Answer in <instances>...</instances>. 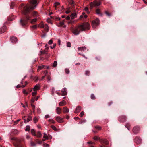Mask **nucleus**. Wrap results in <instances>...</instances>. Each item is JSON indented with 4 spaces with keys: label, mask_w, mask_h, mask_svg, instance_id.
<instances>
[{
    "label": "nucleus",
    "mask_w": 147,
    "mask_h": 147,
    "mask_svg": "<svg viewBox=\"0 0 147 147\" xmlns=\"http://www.w3.org/2000/svg\"><path fill=\"white\" fill-rule=\"evenodd\" d=\"M90 28V26L88 22H86L78 26L75 28L71 27L70 30L74 34L77 35L79 34L80 31H85L86 29L89 30Z\"/></svg>",
    "instance_id": "nucleus-1"
},
{
    "label": "nucleus",
    "mask_w": 147,
    "mask_h": 147,
    "mask_svg": "<svg viewBox=\"0 0 147 147\" xmlns=\"http://www.w3.org/2000/svg\"><path fill=\"white\" fill-rule=\"evenodd\" d=\"M26 6H25L23 9V10L22 13L23 14L26 15L25 16V18H23V19H21L20 20V22L21 25L23 26H26L27 24V22L28 20H30V18H31V16H32L34 17H36L37 18L39 16V15H38V13L37 12L34 11L32 14V15H31V16H30V15H26L30 11V10H32V9H29V11L26 14H24L23 13V11L24 10V7Z\"/></svg>",
    "instance_id": "nucleus-2"
},
{
    "label": "nucleus",
    "mask_w": 147,
    "mask_h": 147,
    "mask_svg": "<svg viewBox=\"0 0 147 147\" xmlns=\"http://www.w3.org/2000/svg\"><path fill=\"white\" fill-rule=\"evenodd\" d=\"M30 5L27 4L24 7L23 11V13L26 14L29 11V9H34L35 8L38 4L37 1V0H31L30 1Z\"/></svg>",
    "instance_id": "nucleus-3"
},
{
    "label": "nucleus",
    "mask_w": 147,
    "mask_h": 147,
    "mask_svg": "<svg viewBox=\"0 0 147 147\" xmlns=\"http://www.w3.org/2000/svg\"><path fill=\"white\" fill-rule=\"evenodd\" d=\"M100 24V20L98 18L92 21V25L93 28H95Z\"/></svg>",
    "instance_id": "nucleus-4"
},
{
    "label": "nucleus",
    "mask_w": 147,
    "mask_h": 147,
    "mask_svg": "<svg viewBox=\"0 0 147 147\" xmlns=\"http://www.w3.org/2000/svg\"><path fill=\"white\" fill-rule=\"evenodd\" d=\"M140 128L139 126H136L134 127L133 129V132L134 134H136L139 132Z\"/></svg>",
    "instance_id": "nucleus-5"
},
{
    "label": "nucleus",
    "mask_w": 147,
    "mask_h": 147,
    "mask_svg": "<svg viewBox=\"0 0 147 147\" xmlns=\"http://www.w3.org/2000/svg\"><path fill=\"white\" fill-rule=\"evenodd\" d=\"M13 140H14L16 142V146L17 147H21L19 143L21 141V140L16 138H13L12 139Z\"/></svg>",
    "instance_id": "nucleus-6"
},
{
    "label": "nucleus",
    "mask_w": 147,
    "mask_h": 147,
    "mask_svg": "<svg viewBox=\"0 0 147 147\" xmlns=\"http://www.w3.org/2000/svg\"><path fill=\"white\" fill-rule=\"evenodd\" d=\"M135 142L138 144H141L142 140L138 136H136L134 140Z\"/></svg>",
    "instance_id": "nucleus-7"
},
{
    "label": "nucleus",
    "mask_w": 147,
    "mask_h": 147,
    "mask_svg": "<svg viewBox=\"0 0 147 147\" xmlns=\"http://www.w3.org/2000/svg\"><path fill=\"white\" fill-rule=\"evenodd\" d=\"M126 119V117L125 116H122L120 117L119 118V120L120 121L124 122L125 121Z\"/></svg>",
    "instance_id": "nucleus-8"
},
{
    "label": "nucleus",
    "mask_w": 147,
    "mask_h": 147,
    "mask_svg": "<svg viewBox=\"0 0 147 147\" xmlns=\"http://www.w3.org/2000/svg\"><path fill=\"white\" fill-rule=\"evenodd\" d=\"M56 121L58 122L61 123L63 122V119L60 116L56 117L55 118Z\"/></svg>",
    "instance_id": "nucleus-9"
},
{
    "label": "nucleus",
    "mask_w": 147,
    "mask_h": 147,
    "mask_svg": "<svg viewBox=\"0 0 147 147\" xmlns=\"http://www.w3.org/2000/svg\"><path fill=\"white\" fill-rule=\"evenodd\" d=\"M81 109L82 108L81 106H77L74 111V113H78L81 110Z\"/></svg>",
    "instance_id": "nucleus-10"
},
{
    "label": "nucleus",
    "mask_w": 147,
    "mask_h": 147,
    "mask_svg": "<svg viewBox=\"0 0 147 147\" xmlns=\"http://www.w3.org/2000/svg\"><path fill=\"white\" fill-rule=\"evenodd\" d=\"M40 86L39 84H37L34 86L33 88V90H35L36 91L39 90L40 89Z\"/></svg>",
    "instance_id": "nucleus-11"
},
{
    "label": "nucleus",
    "mask_w": 147,
    "mask_h": 147,
    "mask_svg": "<svg viewBox=\"0 0 147 147\" xmlns=\"http://www.w3.org/2000/svg\"><path fill=\"white\" fill-rule=\"evenodd\" d=\"M86 47L84 46L82 47H78V51L81 52H83L84 51L86 50Z\"/></svg>",
    "instance_id": "nucleus-12"
},
{
    "label": "nucleus",
    "mask_w": 147,
    "mask_h": 147,
    "mask_svg": "<svg viewBox=\"0 0 147 147\" xmlns=\"http://www.w3.org/2000/svg\"><path fill=\"white\" fill-rule=\"evenodd\" d=\"M6 26H3L0 28V33H2L5 32L6 30Z\"/></svg>",
    "instance_id": "nucleus-13"
},
{
    "label": "nucleus",
    "mask_w": 147,
    "mask_h": 147,
    "mask_svg": "<svg viewBox=\"0 0 147 147\" xmlns=\"http://www.w3.org/2000/svg\"><path fill=\"white\" fill-rule=\"evenodd\" d=\"M61 92H62L61 95L63 96L66 95L67 94L66 88H64L62 90Z\"/></svg>",
    "instance_id": "nucleus-14"
},
{
    "label": "nucleus",
    "mask_w": 147,
    "mask_h": 147,
    "mask_svg": "<svg viewBox=\"0 0 147 147\" xmlns=\"http://www.w3.org/2000/svg\"><path fill=\"white\" fill-rule=\"evenodd\" d=\"M32 120V117L30 116H28V118L27 120L26 119L24 120V122L25 123H27L29 121H31Z\"/></svg>",
    "instance_id": "nucleus-15"
},
{
    "label": "nucleus",
    "mask_w": 147,
    "mask_h": 147,
    "mask_svg": "<svg viewBox=\"0 0 147 147\" xmlns=\"http://www.w3.org/2000/svg\"><path fill=\"white\" fill-rule=\"evenodd\" d=\"M10 40L11 42L13 43L16 42L17 41V39L16 37H11Z\"/></svg>",
    "instance_id": "nucleus-16"
},
{
    "label": "nucleus",
    "mask_w": 147,
    "mask_h": 147,
    "mask_svg": "<svg viewBox=\"0 0 147 147\" xmlns=\"http://www.w3.org/2000/svg\"><path fill=\"white\" fill-rule=\"evenodd\" d=\"M96 3V1H94L93 2H91L90 4V6L91 9H92L95 6V3Z\"/></svg>",
    "instance_id": "nucleus-17"
},
{
    "label": "nucleus",
    "mask_w": 147,
    "mask_h": 147,
    "mask_svg": "<svg viewBox=\"0 0 147 147\" xmlns=\"http://www.w3.org/2000/svg\"><path fill=\"white\" fill-rule=\"evenodd\" d=\"M66 104V101L64 100H63L61 101L60 102L59 104V105L60 106H63L65 105Z\"/></svg>",
    "instance_id": "nucleus-18"
},
{
    "label": "nucleus",
    "mask_w": 147,
    "mask_h": 147,
    "mask_svg": "<svg viewBox=\"0 0 147 147\" xmlns=\"http://www.w3.org/2000/svg\"><path fill=\"white\" fill-rule=\"evenodd\" d=\"M57 113L58 114H60L61 113V109L59 107H57L56 109Z\"/></svg>",
    "instance_id": "nucleus-19"
},
{
    "label": "nucleus",
    "mask_w": 147,
    "mask_h": 147,
    "mask_svg": "<svg viewBox=\"0 0 147 147\" xmlns=\"http://www.w3.org/2000/svg\"><path fill=\"white\" fill-rule=\"evenodd\" d=\"M77 17V14L76 13H72L70 15V17L71 19H73Z\"/></svg>",
    "instance_id": "nucleus-20"
},
{
    "label": "nucleus",
    "mask_w": 147,
    "mask_h": 147,
    "mask_svg": "<svg viewBox=\"0 0 147 147\" xmlns=\"http://www.w3.org/2000/svg\"><path fill=\"white\" fill-rule=\"evenodd\" d=\"M27 84H28V83H27V82L26 81H25V85H22V86H20V85H18L16 86V87L17 88H19L20 87L24 88L26 86V85Z\"/></svg>",
    "instance_id": "nucleus-21"
},
{
    "label": "nucleus",
    "mask_w": 147,
    "mask_h": 147,
    "mask_svg": "<svg viewBox=\"0 0 147 147\" xmlns=\"http://www.w3.org/2000/svg\"><path fill=\"white\" fill-rule=\"evenodd\" d=\"M69 111V109L66 107H64L63 108V112L64 113H68Z\"/></svg>",
    "instance_id": "nucleus-22"
},
{
    "label": "nucleus",
    "mask_w": 147,
    "mask_h": 147,
    "mask_svg": "<svg viewBox=\"0 0 147 147\" xmlns=\"http://www.w3.org/2000/svg\"><path fill=\"white\" fill-rule=\"evenodd\" d=\"M45 66L44 65H42L41 66H39L38 68V71L42 69H43L45 68Z\"/></svg>",
    "instance_id": "nucleus-23"
},
{
    "label": "nucleus",
    "mask_w": 147,
    "mask_h": 147,
    "mask_svg": "<svg viewBox=\"0 0 147 147\" xmlns=\"http://www.w3.org/2000/svg\"><path fill=\"white\" fill-rule=\"evenodd\" d=\"M42 136V134L40 131H38L37 132L36 134V136L38 138H41Z\"/></svg>",
    "instance_id": "nucleus-24"
},
{
    "label": "nucleus",
    "mask_w": 147,
    "mask_h": 147,
    "mask_svg": "<svg viewBox=\"0 0 147 147\" xmlns=\"http://www.w3.org/2000/svg\"><path fill=\"white\" fill-rule=\"evenodd\" d=\"M96 13L97 14H100L101 16H102V14L100 13V10L99 9H97L96 11Z\"/></svg>",
    "instance_id": "nucleus-25"
},
{
    "label": "nucleus",
    "mask_w": 147,
    "mask_h": 147,
    "mask_svg": "<svg viewBox=\"0 0 147 147\" xmlns=\"http://www.w3.org/2000/svg\"><path fill=\"white\" fill-rule=\"evenodd\" d=\"M38 26L41 28H42L44 27V25L43 23L41 22L38 25Z\"/></svg>",
    "instance_id": "nucleus-26"
},
{
    "label": "nucleus",
    "mask_w": 147,
    "mask_h": 147,
    "mask_svg": "<svg viewBox=\"0 0 147 147\" xmlns=\"http://www.w3.org/2000/svg\"><path fill=\"white\" fill-rule=\"evenodd\" d=\"M37 20V19L36 18H34L33 19L30 21V22L32 24H33Z\"/></svg>",
    "instance_id": "nucleus-27"
},
{
    "label": "nucleus",
    "mask_w": 147,
    "mask_h": 147,
    "mask_svg": "<svg viewBox=\"0 0 147 147\" xmlns=\"http://www.w3.org/2000/svg\"><path fill=\"white\" fill-rule=\"evenodd\" d=\"M94 128L98 130H100L101 129L102 127L99 125H96L94 126Z\"/></svg>",
    "instance_id": "nucleus-28"
},
{
    "label": "nucleus",
    "mask_w": 147,
    "mask_h": 147,
    "mask_svg": "<svg viewBox=\"0 0 147 147\" xmlns=\"http://www.w3.org/2000/svg\"><path fill=\"white\" fill-rule=\"evenodd\" d=\"M125 127L128 130H129L130 129V124L129 123H127L125 126Z\"/></svg>",
    "instance_id": "nucleus-29"
},
{
    "label": "nucleus",
    "mask_w": 147,
    "mask_h": 147,
    "mask_svg": "<svg viewBox=\"0 0 147 147\" xmlns=\"http://www.w3.org/2000/svg\"><path fill=\"white\" fill-rule=\"evenodd\" d=\"M49 121L53 124L55 123V121L52 119H50L49 120Z\"/></svg>",
    "instance_id": "nucleus-30"
},
{
    "label": "nucleus",
    "mask_w": 147,
    "mask_h": 147,
    "mask_svg": "<svg viewBox=\"0 0 147 147\" xmlns=\"http://www.w3.org/2000/svg\"><path fill=\"white\" fill-rule=\"evenodd\" d=\"M93 139L95 140H99L100 138L99 136H95L93 137Z\"/></svg>",
    "instance_id": "nucleus-31"
},
{
    "label": "nucleus",
    "mask_w": 147,
    "mask_h": 147,
    "mask_svg": "<svg viewBox=\"0 0 147 147\" xmlns=\"http://www.w3.org/2000/svg\"><path fill=\"white\" fill-rule=\"evenodd\" d=\"M31 146L33 147H34L36 146V144L33 141H31L30 142Z\"/></svg>",
    "instance_id": "nucleus-32"
},
{
    "label": "nucleus",
    "mask_w": 147,
    "mask_h": 147,
    "mask_svg": "<svg viewBox=\"0 0 147 147\" xmlns=\"http://www.w3.org/2000/svg\"><path fill=\"white\" fill-rule=\"evenodd\" d=\"M31 132L32 134L34 136H35L36 135L35 132V131L34 129H31Z\"/></svg>",
    "instance_id": "nucleus-33"
},
{
    "label": "nucleus",
    "mask_w": 147,
    "mask_h": 147,
    "mask_svg": "<svg viewBox=\"0 0 147 147\" xmlns=\"http://www.w3.org/2000/svg\"><path fill=\"white\" fill-rule=\"evenodd\" d=\"M43 138L46 139H48V136L45 133H44V136Z\"/></svg>",
    "instance_id": "nucleus-34"
},
{
    "label": "nucleus",
    "mask_w": 147,
    "mask_h": 147,
    "mask_svg": "<svg viewBox=\"0 0 147 147\" xmlns=\"http://www.w3.org/2000/svg\"><path fill=\"white\" fill-rule=\"evenodd\" d=\"M30 129V127L28 125L26 127V129L25 130L26 131H29Z\"/></svg>",
    "instance_id": "nucleus-35"
},
{
    "label": "nucleus",
    "mask_w": 147,
    "mask_h": 147,
    "mask_svg": "<svg viewBox=\"0 0 147 147\" xmlns=\"http://www.w3.org/2000/svg\"><path fill=\"white\" fill-rule=\"evenodd\" d=\"M33 92H32V95L33 96H35L37 93V91H35V90H33Z\"/></svg>",
    "instance_id": "nucleus-36"
},
{
    "label": "nucleus",
    "mask_w": 147,
    "mask_h": 147,
    "mask_svg": "<svg viewBox=\"0 0 147 147\" xmlns=\"http://www.w3.org/2000/svg\"><path fill=\"white\" fill-rule=\"evenodd\" d=\"M84 10L87 12V13H89V11L88 8L87 7H86L84 9Z\"/></svg>",
    "instance_id": "nucleus-37"
},
{
    "label": "nucleus",
    "mask_w": 147,
    "mask_h": 147,
    "mask_svg": "<svg viewBox=\"0 0 147 147\" xmlns=\"http://www.w3.org/2000/svg\"><path fill=\"white\" fill-rule=\"evenodd\" d=\"M103 143L106 145H107L109 144V142L106 140H104L103 141Z\"/></svg>",
    "instance_id": "nucleus-38"
},
{
    "label": "nucleus",
    "mask_w": 147,
    "mask_h": 147,
    "mask_svg": "<svg viewBox=\"0 0 147 147\" xmlns=\"http://www.w3.org/2000/svg\"><path fill=\"white\" fill-rule=\"evenodd\" d=\"M101 4L100 2H98L97 1H96V3H95V5L96 6H99Z\"/></svg>",
    "instance_id": "nucleus-39"
},
{
    "label": "nucleus",
    "mask_w": 147,
    "mask_h": 147,
    "mask_svg": "<svg viewBox=\"0 0 147 147\" xmlns=\"http://www.w3.org/2000/svg\"><path fill=\"white\" fill-rule=\"evenodd\" d=\"M57 65V62L56 61H55L53 64V67H55Z\"/></svg>",
    "instance_id": "nucleus-40"
},
{
    "label": "nucleus",
    "mask_w": 147,
    "mask_h": 147,
    "mask_svg": "<svg viewBox=\"0 0 147 147\" xmlns=\"http://www.w3.org/2000/svg\"><path fill=\"white\" fill-rule=\"evenodd\" d=\"M23 92L24 94H25L26 95H28V92H27L26 90L25 89H23Z\"/></svg>",
    "instance_id": "nucleus-41"
},
{
    "label": "nucleus",
    "mask_w": 147,
    "mask_h": 147,
    "mask_svg": "<svg viewBox=\"0 0 147 147\" xmlns=\"http://www.w3.org/2000/svg\"><path fill=\"white\" fill-rule=\"evenodd\" d=\"M33 121L35 123H36L38 121V119L36 117H35L34 118Z\"/></svg>",
    "instance_id": "nucleus-42"
},
{
    "label": "nucleus",
    "mask_w": 147,
    "mask_h": 147,
    "mask_svg": "<svg viewBox=\"0 0 147 147\" xmlns=\"http://www.w3.org/2000/svg\"><path fill=\"white\" fill-rule=\"evenodd\" d=\"M51 127L54 130H55V131L57 130V128L55 127V126H54V125H51Z\"/></svg>",
    "instance_id": "nucleus-43"
},
{
    "label": "nucleus",
    "mask_w": 147,
    "mask_h": 147,
    "mask_svg": "<svg viewBox=\"0 0 147 147\" xmlns=\"http://www.w3.org/2000/svg\"><path fill=\"white\" fill-rule=\"evenodd\" d=\"M65 72L66 74H68L69 73V71L68 69H66L65 70Z\"/></svg>",
    "instance_id": "nucleus-44"
},
{
    "label": "nucleus",
    "mask_w": 147,
    "mask_h": 147,
    "mask_svg": "<svg viewBox=\"0 0 147 147\" xmlns=\"http://www.w3.org/2000/svg\"><path fill=\"white\" fill-rule=\"evenodd\" d=\"M91 98L92 99H95V97L94 95L93 94H91Z\"/></svg>",
    "instance_id": "nucleus-45"
},
{
    "label": "nucleus",
    "mask_w": 147,
    "mask_h": 147,
    "mask_svg": "<svg viewBox=\"0 0 147 147\" xmlns=\"http://www.w3.org/2000/svg\"><path fill=\"white\" fill-rule=\"evenodd\" d=\"M69 3L71 5H73L74 4V2L73 0H70Z\"/></svg>",
    "instance_id": "nucleus-46"
},
{
    "label": "nucleus",
    "mask_w": 147,
    "mask_h": 147,
    "mask_svg": "<svg viewBox=\"0 0 147 147\" xmlns=\"http://www.w3.org/2000/svg\"><path fill=\"white\" fill-rule=\"evenodd\" d=\"M13 133L15 134H17L18 133L19 131L16 129H14L13 131Z\"/></svg>",
    "instance_id": "nucleus-47"
},
{
    "label": "nucleus",
    "mask_w": 147,
    "mask_h": 147,
    "mask_svg": "<svg viewBox=\"0 0 147 147\" xmlns=\"http://www.w3.org/2000/svg\"><path fill=\"white\" fill-rule=\"evenodd\" d=\"M85 75L86 76H88L90 74V71H86L85 72Z\"/></svg>",
    "instance_id": "nucleus-48"
},
{
    "label": "nucleus",
    "mask_w": 147,
    "mask_h": 147,
    "mask_svg": "<svg viewBox=\"0 0 147 147\" xmlns=\"http://www.w3.org/2000/svg\"><path fill=\"white\" fill-rule=\"evenodd\" d=\"M45 30L47 31L48 32L49 30V28L48 26H45Z\"/></svg>",
    "instance_id": "nucleus-49"
},
{
    "label": "nucleus",
    "mask_w": 147,
    "mask_h": 147,
    "mask_svg": "<svg viewBox=\"0 0 147 147\" xmlns=\"http://www.w3.org/2000/svg\"><path fill=\"white\" fill-rule=\"evenodd\" d=\"M64 24V22L63 21L62 22H61L59 23V26H62Z\"/></svg>",
    "instance_id": "nucleus-50"
},
{
    "label": "nucleus",
    "mask_w": 147,
    "mask_h": 147,
    "mask_svg": "<svg viewBox=\"0 0 147 147\" xmlns=\"http://www.w3.org/2000/svg\"><path fill=\"white\" fill-rule=\"evenodd\" d=\"M105 13L106 14V15L108 16H110L111 15V14L110 13L108 12L107 11H105Z\"/></svg>",
    "instance_id": "nucleus-51"
},
{
    "label": "nucleus",
    "mask_w": 147,
    "mask_h": 147,
    "mask_svg": "<svg viewBox=\"0 0 147 147\" xmlns=\"http://www.w3.org/2000/svg\"><path fill=\"white\" fill-rule=\"evenodd\" d=\"M74 23V21H73V20H70L68 22V24H73Z\"/></svg>",
    "instance_id": "nucleus-52"
},
{
    "label": "nucleus",
    "mask_w": 147,
    "mask_h": 147,
    "mask_svg": "<svg viewBox=\"0 0 147 147\" xmlns=\"http://www.w3.org/2000/svg\"><path fill=\"white\" fill-rule=\"evenodd\" d=\"M34 79L35 80V81H37L39 80L38 77L37 76H36L34 78Z\"/></svg>",
    "instance_id": "nucleus-53"
},
{
    "label": "nucleus",
    "mask_w": 147,
    "mask_h": 147,
    "mask_svg": "<svg viewBox=\"0 0 147 147\" xmlns=\"http://www.w3.org/2000/svg\"><path fill=\"white\" fill-rule=\"evenodd\" d=\"M71 43L69 42H68L67 43V47H71Z\"/></svg>",
    "instance_id": "nucleus-54"
},
{
    "label": "nucleus",
    "mask_w": 147,
    "mask_h": 147,
    "mask_svg": "<svg viewBox=\"0 0 147 147\" xmlns=\"http://www.w3.org/2000/svg\"><path fill=\"white\" fill-rule=\"evenodd\" d=\"M43 145L44 147H49V145L46 143H44L43 144Z\"/></svg>",
    "instance_id": "nucleus-55"
},
{
    "label": "nucleus",
    "mask_w": 147,
    "mask_h": 147,
    "mask_svg": "<svg viewBox=\"0 0 147 147\" xmlns=\"http://www.w3.org/2000/svg\"><path fill=\"white\" fill-rule=\"evenodd\" d=\"M31 27L33 29H36L37 28V26L36 25H35L31 26Z\"/></svg>",
    "instance_id": "nucleus-56"
},
{
    "label": "nucleus",
    "mask_w": 147,
    "mask_h": 147,
    "mask_svg": "<svg viewBox=\"0 0 147 147\" xmlns=\"http://www.w3.org/2000/svg\"><path fill=\"white\" fill-rule=\"evenodd\" d=\"M56 45V44H55V43L53 44V45L52 46H50V47L52 49H53L55 47Z\"/></svg>",
    "instance_id": "nucleus-57"
},
{
    "label": "nucleus",
    "mask_w": 147,
    "mask_h": 147,
    "mask_svg": "<svg viewBox=\"0 0 147 147\" xmlns=\"http://www.w3.org/2000/svg\"><path fill=\"white\" fill-rule=\"evenodd\" d=\"M37 140H36V142L38 143V144H41L42 143V141H37Z\"/></svg>",
    "instance_id": "nucleus-58"
},
{
    "label": "nucleus",
    "mask_w": 147,
    "mask_h": 147,
    "mask_svg": "<svg viewBox=\"0 0 147 147\" xmlns=\"http://www.w3.org/2000/svg\"><path fill=\"white\" fill-rule=\"evenodd\" d=\"M53 42L52 40L51 39V40H50L49 41V42H48V43H49V45H51V44H52Z\"/></svg>",
    "instance_id": "nucleus-59"
},
{
    "label": "nucleus",
    "mask_w": 147,
    "mask_h": 147,
    "mask_svg": "<svg viewBox=\"0 0 147 147\" xmlns=\"http://www.w3.org/2000/svg\"><path fill=\"white\" fill-rule=\"evenodd\" d=\"M31 106L33 109V110H34L35 109V105L32 104H31Z\"/></svg>",
    "instance_id": "nucleus-60"
},
{
    "label": "nucleus",
    "mask_w": 147,
    "mask_h": 147,
    "mask_svg": "<svg viewBox=\"0 0 147 147\" xmlns=\"http://www.w3.org/2000/svg\"><path fill=\"white\" fill-rule=\"evenodd\" d=\"M84 113L83 111H82L81 112L80 114V116L81 117H83V116L84 115Z\"/></svg>",
    "instance_id": "nucleus-61"
},
{
    "label": "nucleus",
    "mask_w": 147,
    "mask_h": 147,
    "mask_svg": "<svg viewBox=\"0 0 147 147\" xmlns=\"http://www.w3.org/2000/svg\"><path fill=\"white\" fill-rule=\"evenodd\" d=\"M50 117V116L49 115H45V119H47V118H48L49 117Z\"/></svg>",
    "instance_id": "nucleus-62"
},
{
    "label": "nucleus",
    "mask_w": 147,
    "mask_h": 147,
    "mask_svg": "<svg viewBox=\"0 0 147 147\" xmlns=\"http://www.w3.org/2000/svg\"><path fill=\"white\" fill-rule=\"evenodd\" d=\"M48 81H50L51 80V78L49 76L47 77Z\"/></svg>",
    "instance_id": "nucleus-63"
},
{
    "label": "nucleus",
    "mask_w": 147,
    "mask_h": 147,
    "mask_svg": "<svg viewBox=\"0 0 147 147\" xmlns=\"http://www.w3.org/2000/svg\"><path fill=\"white\" fill-rule=\"evenodd\" d=\"M60 4L59 3V2H56L55 3V6L56 7L58 5H59Z\"/></svg>",
    "instance_id": "nucleus-64"
}]
</instances>
